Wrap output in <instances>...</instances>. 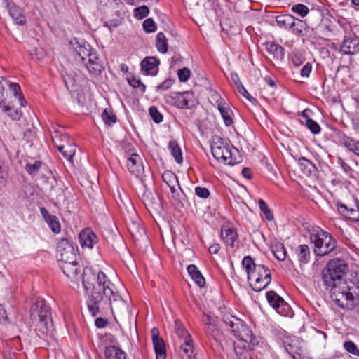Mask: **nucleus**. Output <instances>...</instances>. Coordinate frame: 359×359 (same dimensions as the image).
<instances>
[{
	"instance_id": "1",
	"label": "nucleus",
	"mask_w": 359,
	"mask_h": 359,
	"mask_svg": "<svg viewBox=\"0 0 359 359\" xmlns=\"http://www.w3.org/2000/svg\"><path fill=\"white\" fill-rule=\"evenodd\" d=\"M69 278L79 287L81 281L87 295V306L94 312L107 305L105 290H109L111 280L107 275L100 271L86 267L83 269L76 262H72L69 266Z\"/></svg>"
},
{
	"instance_id": "2",
	"label": "nucleus",
	"mask_w": 359,
	"mask_h": 359,
	"mask_svg": "<svg viewBox=\"0 0 359 359\" xmlns=\"http://www.w3.org/2000/svg\"><path fill=\"white\" fill-rule=\"evenodd\" d=\"M69 56L76 62L83 64L88 72L95 75L102 69L97 52L83 39L74 38L69 41Z\"/></svg>"
},
{
	"instance_id": "3",
	"label": "nucleus",
	"mask_w": 359,
	"mask_h": 359,
	"mask_svg": "<svg viewBox=\"0 0 359 359\" xmlns=\"http://www.w3.org/2000/svg\"><path fill=\"white\" fill-rule=\"evenodd\" d=\"M248 280L252 289L260 292L265 289L271 281L269 269L263 264H257L250 256H245L242 261Z\"/></svg>"
},
{
	"instance_id": "4",
	"label": "nucleus",
	"mask_w": 359,
	"mask_h": 359,
	"mask_svg": "<svg viewBox=\"0 0 359 359\" xmlns=\"http://www.w3.org/2000/svg\"><path fill=\"white\" fill-rule=\"evenodd\" d=\"M348 270L347 264L343 259L330 260L323 270L321 276L325 287L341 285L342 280Z\"/></svg>"
},
{
	"instance_id": "5",
	"label": "nucleus",
	"mask_w": 359,
	"mask_h": 359,
	"mask_svg": "<svg viewBox=\"0 0 359 359\" xmlns=\"http://www.w3.org/2000/svg\"><path fill=\"white\" fill-rule=\"evenodd\" d=\"M223 322L229 327V330L234 334L235 337L248 344V348H251L257 344L256 338L252 330L240 318L228 313L223 316Z\"/></svg>"
},
{
	"instance_id": "6",
	"label": "nucleus",
	"mask_w": 359,
	"mask_h": 359,
	"mask_svg": "<svg viewBox=\"0 0 359 359\" xmlns=\"http://www.w3.org/2000/svg\"><path fill=\"white\" fill-rule=\"evenodd\" d=\"M30 316L42 334L47 333L52 326L50 308L44 299H38L31 307Z\"/></svg>"
},
{
	"instance_id": "7",
	"label": "nucleus",
	"mask_w": 359,
	"mask_h": 359,
	"mask_svg": "<svg viewBox=\"0 0 359 359\" xmlns=\"http://www.w3.org/2000/svg\"><path fill=\"white\" fill-rule=\"evenodd\" d=\"M111 286L109 290H105V294L107 295V305L103 306V309H99L98 311L94 312L88 308L89 312L93 316H95L98 313H106L111 310V313L115 315H123L128 311L127 302L115 291L116 287L111 282Z\"/></svg>"
},
{
	"instance_id": "8",
	"label": "nucleus",
	"mask_w": 359,
	"mask_h": 359,
	"mask_svg": "<svg viewBox=\"0 0 359 359\" xmlns=\"http://www.w3.org/2000/svg\"><path fill=\"white\" fill-rule=\"evenodd\" d=\"M211 152L214 158L227 165H234L236 158L233 157L234 147L219 135H213L210 142Z\"/></svg>"
},
{
	"instance_id": "9",
	"label": "nucleus",
	"mask_w": 359,
	"mask_h": 359,
	"mask_svg": "<svg viewBox=\"0 0 359 359\" xmlns=\"http://www.w3.org/2000/svg\"><path fill=\"white\" fill-rule=\"evenodd\" d=\"M165 102L178 109H191L195 104L194 95L192 92H171L164 96Z\"/></svg>"
},
{
	"instance_id": "10",
	"label": "nucleus",
	"mask_w": 359,
	"mask_h": 359,
	"mask_svg": "<svg viewBox=\"0 0 359 359\" xmlns=\"http://www.w3.org/2000/svg\"><path fill=\"white\" fill-rule=\"evenodd\" d=\"M309 238L311 244L314 247H335L336 240L327 231L318 226H313L308 230Z\"/></svg>"
},
{
	"instance_id": "11",
	"label": "nucleus",
	"mask_w": 359,
	"mask_h": 359,
	"mask_svg": "<svg viewBox=\"0 0 359 359\" xmlns=\"http://www.w3.org/2000/svg\"><path fill=\"white\" fill-rule=\"evenodd\" d=\"M126 157L128 158L127 166L130 172L139 178L142 182H144L146 175L140 156L135 153L134 149H129L126 152Z\"/></svg>"
},
{
	"instance_id": "12",
	"label": "nucleus",
	"mask_w": 359,
	"mask_h": 359,
	"mask_svg": "<svg viewBox=\"0 0 359 359\" xmlns=\"http://www.w3.org/2000/svg\"><path fill=\"white\" fill-rule=\"evenodd\" d=\"M86 82V77L80 71L75 72L74 76L69 79V83H71L72 87V97H75L78 102H81L83 97V87Z\"/></svg>"
},
{
	"instance_id": "13",
	"label": "nucleus",
	"mask_w": 359,
	"mask_h": 359,
	"mask_svg": "<svg viewBox=\"0 0 359 359\" xmlns=\"http://www.w3.org/2000/svg\"><path fill=\"white\" fill-rule=\"evenodd\" d=\"M268 302L276 311L282 316H287L289 311L288 304L283 299L273 290L267 292L266 294Z\"/></svg>"
},
{
	"instance_id": "14",
	"label": "nucleus",
	"mask_w": 359,
	"mask_h": 359,
	"mask_svg": "<svg viewBox=\"0 0 359 359\" xmlns=\"http://www.w3.org/2000/svg\"><path fill=\"white\" fill-rule=\"evenodd\" d=\"M151 334L156 359H165L167 355L165 344L163 339L159 336L158 330L156 327L152 328Z\"/></svg>"
},
{
	"instance_id": "15",
	"label": "nucleus",
	"mask_w": 359,
	"mask_h": 359,
	"mask_svg": "<svg viewBox=\"0 0 359 359\" xmlns=\"http://www.w3.org/2000/svg\"><path fill=\"white\" fill-rule=\"evenodd\" d=\"M212 97H215L217 108L223 118L225 126H230L233 123L231 118L232 111L229 107H225V102L219 95L215 93Z\"/></svg>"
},
{
	"instance_id": "16",
	"label": "nucleus",
	"mask_w": 359,
	"mask_h": 359,
	"mask_svg": "<svg viewBox=\"0 0 359 359\" xmlns=\"http://www.w3.org/2000/svg\"><path fill=\"white\" fill-rule=\"evenodd\" d=\"M341 285H343V290H341V285H334L332 286H327L325 287L326 290H329L330 293V297L331 299L335 302V303L340 307L344 308L346 306L345 302H344V292L345 288L347 287L346 286V283H344Z\"/></svg>"
},
{
	"instance_id": "17",
	"label": "nucleus",
	"mask_w": 359,
	"mask_h": 359,
	"mask_svg": "<svg viewBox=\"0 0 359 359\" xmlns=\"http://www.w3.org/2000/svg\"><path fill=\"white\" fill-rule=\"evenodd\" d=\"M340 51L344 55H353L359 52V37L345 38L340 46Z\"/></svg>"
},
{
	"instance_id": "18",
	"label": "nucleus",
	"mask_w": 359,
	"mask_h": 359,
	"mask_svg": "<svg viewBox=\"0 0 359 359\" xmlns=\"http://www.w3.org/2000/svg\"><path fill=\"white\" fill-rule=\"evenodd\" d=\"M79 240L81 247H93L98 242L97 235L90 228L83 229L79 235Z\"/></svg>"
},
{
	"instance_id": "19",
	"label": "nucleus",
	"mask_w": 359,
	"mask_h": 359,
	"mask_svg": "<svg viewBox=\"0 0 359 359\" xmlns=\"http://www.w3.org/2000/svg\"><path fill=\"white\" fill-rule=\"evenodd\" d=\"M160 61L154 57H147L142 60L141 69L146 75L155 76L158 72Z\"/></svg>"
},
{
	"instance_id": "20",
	"label": "nucleus",
	"mask_w": 359,
	"mask_h": 359,
	"mask_svg": "<svg viewBox=\"0 0 359 359\" xmlns=\"http://www.w3.org/2000/svg\"><path fill=\"white\" fill-rule=\"evenodd\" d=\"M289 30L296 36L303 37L309 32L310 28L305 21L294 17Z\"/></svg>"
},
{
	"instance_id": "21",
	"label": "nucleus",
	"mask_w": 359,
	"mask_h": 359,
	"mask_svg": "<svg viewBox=\"0 0 359 359\" xmlns=\"http://www.w3.org/2000/svg\"><path fill=\"white\" fill-rule=\"evenodd\" d=\"M5 3L11 17L15 22V23L20 25H23L25 24L26 18L22 10L16 6L14 3L10 2L8 0H5Z\"/></svg>"
},
{
	"instance_id": "22",
	"label": "nucleus",
	"mask_w": 359,
	"mask_h": 359,
	"mask_svg": "<svg viewBox=\"0 0 359 359\" xmlns=\"http://www.w3.org/2000/svg\"><path fill=\"white\" fill-rule=\"evenodd\" d=\"M40 212L52 231L55 233H60L61 226L57 217L55 215H50L44 207L40 208Z\"/></svg>"
},
{
	"instance_id": "23",
	"label": "nucleus",
	"mask_w": 359,
	"mask_h": 359,
	"mask_svg": "<svg viewBox=\"0 0 359 359\" xmlns=\"http://www.w3.org/2000/svg\"><path fill=\"white\" fill-rule=\"evenodd\" d=\"M128 228L135 245H138L137 242L140 240H146L147 238L145 230L138 222L134 221L131 222Z\"/></svg>"
},
{
	"instance_id": "24",
	"label": "nucleus",
	"mask_w": 359,
	"mask_h": 359,
	"mask_svg": "<svg viewBox=\"0 0 359 359\" xmlns=\"http://www.w3.org/2000/svg\"><path fill=\"white\" fill-rule=\"evenodd\" d=\"M221 237L226 245L233 247L238 238V233L234 228L226 225L221 229Z\"/></svg>"
},
{
	"instance_id": "25",
	"label": "nucleus",
	"mask_w": 359,
	"mask_h": 359,
	"mask_svg": "<svg viewBox=\"0 0 359 359\" xmlns=\"http://www.w3.org/2000/svg\"><path fill=\"white\" fill-rule=\"evenodd\" d=\"M171 198L176 205L180 207H184L185 204L189 203L186 194L182 191L180 185L170 189Z\"/></svg>"
},
{
	"instance_id": "26",
	"label": "nucleus",
	"mask_w": 359,
	"mask_h": 359,
	"mask_svg": "<svg viewBox=\"0 0 359 359\" xmlns=\"http://www.w3.org/2000/svg\"><path fill=\"white\" fill-rule=\"evenodd\" d=\"M265 47L267 53L273 55V58L277 60H282L285 56L284 48L274 42H266Z\"/></svg>"
},
{
	"instance_id": "27",
	"label": "nucleus",
	"mask_w": 359,
	"mask_h": 359,
	"mask_svg": "<svg viewBox=\"0 0 359 359\" xmlns=\"http://www.w3.org/2000/svg\"><path fill=\"white\" fill-rule=\"evenodd\" d=\"M338 211L348 219L359 222V208H348L346 205L338 204Z\"/></svg>"
},
{
	"instance_id": "28",
	"label": "nucleus",
	"mask_w": 359,
	"mask_h": 359,
	"mask_svg": "<svg viewBox=\"0 0 359 359\" xmlns=\"http://www.w3.org/2000/svg\"><path fill=\"white\" fill-rule=\"evenodd\" d=\"M67 138V136L66 134L57 130L55 131L54 134L52 135V141L54 145L64 156H67V153L65 150V144L63 143L66 142Z\"/></svg>"
},
{
	"instance_id": "29",
	"label": "nucleus",
	"mask_w": 359,
	"mask_h": 359,
	"mask_svg": "<svg viewBox=\"0 0 359 359\" xmlns=\"http://www.w3.org/2000/svg\"><path fill=\"white\" fill-rule=\"evenodd\" d=\"M106 359H127L126 353L115 346H109L105 348Z\"/></svg>"
},
{
	"instance_id": "30",
	"label": "nucleus",
	"mask_w": 359,
	"mask_h": 359,
	"mask_svg": "<svg viewBox=\"0 0 359 359\" xmlns=\"http://www.w3.org/2000/svg\"><path fill=\"white\" fill-rule=\"evenodd\" d=\"M187 271L191 279L197 284L198 287H204L205 285V280L195 265H189L187 267Z\"/></svg>"
},
{
	"instance_id": "31",
	"label": "nucleus",
	"mask_w": 359,
	"mask_h": 359,
	"mask_svg": "<svg viewBox=\"0 0 359 359\" xmlns=\"http://www.w3.org/2000/svg\"><path fill=\"white\" fill-rule=\"evenodd\" d=\"M341 143L350 151L357 154L359 150V141H355L352 137L343 135L340 139Z\"/></svg>"
},
{
	"instance_id": "32",
	"label": "nucleus",
	"mask_w": 359,
	"mask_h": 359,
	"mask_svg": "<svg viewBox=\"0 0 359 359\" xmlns=\"http://www.w3.org/2000/svg\"><path fill=\"white\" fill-rule=\"evenodd\" d=\"M162 180L170 189L180 185L177 175L170 170H165L163 172L162 174Z\"/></svg>"
},
{
	"instance_id": "33",
	"label": "nucleus",
	"mask_w": 359,
	"mask_h": 359,
	"mask_svg": "<svg viewBox=\"0 0 359 359\" xmlns=\"http://www.w3.org/2000/svg\"><path fill=\"white\" fill-rule=\"evenodd\" d=\"M168 149L175 161L180 164L183 161L182 150L176 141H170Z\"/></svg>"
},
{
	"instance_id": "34",
	"label": "nucleus",
	"mask_w": 359,
	"mask_h": 359,
	"mask_svg": "<svg viewBox=\"0 0 359 359\" xmlns=\"http://www.w3.org/2000/svg\"><path fill=\"white\" fill-rule=\"evenodd\" d=\"M76 146L74 144H69V158L68 161L72 163V165L76 169L81 168V158H77L76 155Z\"/></svg>"
},
{
	"instance_id": "35",
	"label": "nucleus",
	"mask_w": 359,
	"mask_h": 359,
	"mask_svg": "<svg viewBox=\"0 0 359 359\" xmlns=\"http://www.w3.org/2000/svg\"><path fill=\"white\" fill-rule=\"evenodd\" d=\"M156 47L158 52L165 53L168 50V41L163 32H158L156 39Z\"/></svg>"
},
{
	"instance_id": "36",
	"label": "nucleus",
	"mask_w": 359,
	"mask_h": 359,
	"mask_svg": "<svg viewBox=\"0 0 359 359\" xmlns=\"http://www.w3.org/2000/svg\"><path fill=\"white\" fill-rule=\"evenodd\" d=\"M293 18L291 15H280L276 17V21L279 27L289 30Z\"/></svg>"
},
{
	"instance_id": "37",
	"label": "nucleus",
	"mask_w": 359,
	"mask_h": 359,
	"mask_svg": "<svg viewBox=\"0 0 359 359\" xmlns=\"http://www.w3.org/2000/svg\"><path fill=\"white\" fill-rule=\"evenodd\" d=\"M181 349L184 355L189 359H191L194 354V342L191 337H190V341L188 339H184V341L181 344Z\"/></svg>"
},
{
	"instance_id": "38",
	"label": "nucleus",
	"mask_w": 359,
	"mask_h": 359,
	"mask_svg": "<svg viewBox=\"0 0 359 359\" xmlns=\"http://www.w3.org/2000/svg\"><path fill=\"white\" fill-rule=\"evenodd\" d=\"M294 254L298 257L301 263H308L310 260L309 248H292Z\"/></svg>"
},
{
	"instance_id": "39",
	"label": "nucleus",
	"mask_w": 359,
	"mask_h": 359,
	"mask_svg": "<svg viewBox=\"0 0 359 359\" xmlns=\"http://www.w3.org/2000/svg\"><path fill=\"white\" fill-rule=\"evenodd\" d=\"M175 330L176 334L181 339H188L190 341V337H191V334L188 332L183 324L179 320H175Z\"/></svg>"
},
{
	"instance_id": "40",
	"label": "nucleus",
	"mask_w": 359,
	"mask_h": 359,
	"mask_svg": "<svg viewBox=\"0 0 359 359\" xmlns=\"http://www.w3.org/2000/svg\"><path fill=\"white\" fill-rule=\"evenodd\" d=\"M3 82H5L7 84V82L5 81L4 78L0 76V106L4 107L5 111H9L12 110V107L6 104V91L5 86L3 84Z\"/></svg>"
},
{
	"instance_id": "41",
	"label": "nucleus",
	"mask_w": 359,
	"mask_h": 359,
	"mask_svg": "<svg viewBox=\"0 0 359 359\" xmlns=\"http://www.w3.org/2000/svg\"><path fill=\"white\" fill-rule=\"evenodd\" d=\"M102 120L107 126H112L117 121L116 116L112 112L111 109H105L102 114Z\"/></svg>"
},
{
	"instance_id": "42",
	"label": "nucleus",
	"mask_w": 359,
	"mask_h": 359,
	"mask_svg": "<svg viewBox=\"0 0 359 359\" xmlns=\"http://www.w3.org/2000/svg\"><path fill=\"white\" fill-rule=\"evenodd\" d=\"M143 201L146 206L154 208L155 205L158 204V199L156 194L151 192H146L143 195Z\"/></svg>"
},
{
	"instance_id": "43",
	"label": "nucleus",
	"mask_w": 359,
	"mask_h": 359,
	"mask_svg": "<svg viewBox=\"0 0 359 359\" xmlns=\"http://www.w3.org/2000/svg\"><path fill=\"white\" fill-rule=\"evenodd\" d=\"M258 203H259V209L264 213L266 219L268 221L273 220V213L271 212L269 207L268 206L267 203L263 199H259Z\"/></svg>"
},
{
	"instance_id": "44",
	"label": "nucleus",
	"mask_w": 359,
	"mask_h": 359,
	"mask_svg": "<svg viewBox=\"0 0 359 359\" xmlns=\"http://www.w3.org/2000/svg\"><path fill=\"white\" fill-rule=\"evenodd\" d=\"M65 250L66 248H59L56 252V258L60 264V267L65 274H66L65 271V264L67 262V257L65 255Z\"/></svg>"
},
{
	"instance_id": "45",
	"label": "nucleus",
	"mask_w": 359,
	"mask_h": 359,
	"mask_svg": "<svg viewBox=\"0 0 359 359\" xmlns=\"http://www.w3.org/2000/svg\"><path fill=\"white\" fill-rule=\"evenodd\" d=\"M149 13L147 6H141L133 10V15L136 19L141 20L145 18Z\"/></svg>"
},
{
	"instance_id": "46",
	"label": "nucleus",
	"mask_w": 359,
	"mask_h": 359,
	"mask_svg": "<svg viewBox=\"0 0 359 359\" xmlns=\"http://www.w3.org/2000/svg\"><path fill=\"white\" fill-rule=\"evenodd\" d=\"M41 165L42 163L41 161H36L33 163H27L25 166V170L30 175L35 176L39 171Z\"/></svg>"
},
{
	"instance_id": "47",
	"label": "nucleus",
	"mask_w": 359,
	"mask_h": 359,
	"mask_svg": "<svg viewBox=\"0 0 359 359\" xmlns=\"http://www.w3.org/2000/svg\"><path fill=\"white\" fill-rule=\"evenodd\" d=\"M149 113L151 119L156 123H160L163 121V116L155 106H152L149 108Z\"/></svg>"
},
{
	"instance_id": "48",
	"label": "nucleus",
	"mask_w": 359,
	"mask_h": 359,
	"mask_svg": "<svg viewBox=\"0 0 359 359\" xmlns=\"http://www.w3.org/2000/svg\"><path fill=\"white\" fill-rule=\"evenodd\" d=\"M291 10L302 18L305 17L309 13V8L306 5L302 4L293 5Z\"/></svg>"
},
{
	"instance_id": "49",
	"label": "nucleus",
	"mask_w": 359,
	"mask_h": 359,
	"mask_svg": "<svg viewBox=\"0 0 359 359\" xmlns=\"http://www.w3.org/2000/svg\"><path fill=\"white\" fill-rule=\"evenodd\" d=\"M128 82L132 87L135 88H140L141 92H145L146 86L144 84L142 83L140 78H137L135 76H132L131 77L128 79Z\"/></svg>"
},
{
	"instance_id": "50",
	"label": "nucleus",
	"mask_w": 359,
	"mask_h": 359,
	"mask_svg": "<svg viewBox=\"0 0 359 359\" xmlns=\"http://www.w3.org/2000/svg\"><path fill=\"white\" fill-rule=\"evenodd\" d=\"M205 333L212 337L215 340H217L219 336V332L217 329L215 322L210 325H208L205 328Z\"/></svg>"
},
{
	"instance_id": "51",
	"label": "nucleus",
	"mask_w": 359,
	"mask_h": 359,
	"mask_svg": "<svg viewBox=\"0 0 359 359\" xmlns=\"http://www.w3.org/2000/svg\"><path fill=\"white\" fill-rule=\"evenodd\" d=\"M305 125L306 128L314 135L319 134L321 131L320 125L313 119L307 120Z\"/></svg>"
},
{
	"instance_id": "52",
	"label": "nucleus",
	"mask_w": 359,
	"mask_h": 359,
	"mask_svg": "<svg viewBox=\"0 0 359 359\" xmlns=\"http://www.w3.org/2000/svg\"><path fill=\"white\" fill-rule=\"evenodd\" d=\"M344 347L346 349V351L349 353L359 357V349L358 348L356 344L353 341H345L344 344Z\"/></svg>"
},
{
	"instance_id": "53",
	"label": "nucleus",
	"mask_w": 359,
	"mask_h": 359,
	"mask_svg": "<svg viewBox=\"0 0 359 359\" xmlns=\"http://www.w3.org/2000/svg\"><path fill=\"white\" fill-rule=\"evenodd\" d=\"M144 30L147 33L154 32L157 27L155 22L152 18L146 19L142 24Z\"/></svg>"
},
{
	"instance_id": "54",
	"label": "nucleus",
	"mask_w": 359,
	"mask_h": 359,
	"mask_svg": "<svg viewBox=\"0 0 359 359\" xmlns=\"http://www.w3.org/2000/svg\"><path fill=\"white\" fill-rule=\"evenodd\" d=\"M298 162L301 167L307 169L310 173L316 169L315 165L305 157L299 158Z\"/></svg>"
},
{
	"instance_id": "55",
	"label": "nucleus",
	"mask_w": 359,
	"mask_h": 359,
	"mask_svg": "<svg viewBox=\"0 0 359 359\" xmlns=\"http://www.w3.org/2000/svg\"><path fill=\"white\" fill-rule=\"evenodd\" d=\"M194 193L198 197L202 199H206L210 196V191L208 188L200 186L195 187Z\"/></svg>"
},
{
	"instance_id": "56",
	"label": "nucleus",
	"mask_w": 359,
	"mask_h": 359,
	"mask_svg": "<svg viewBox=\"0 0 359 359\" xmlns=\"http://www.w3.org/2000/svg\"><path fill=\"white\" fill-rule=\"evenodd\" d=\"M271 250L278 260L284 261L286 259V248H271Z\"/></svg>"
},
{
	"instance_id": "57",
	"label": "nucleus",
	"mask_w": 359,
	"mask_h": 359,
	"mask_svg": "<svg viewBox=\"0 0 359 359\" xmlns=\"http://www.w3.org/2000/svg\"><path fill=\"white\" fill-rule=\"evenodd\" d=\"M9 88L11 91L13 93L14 96L18 99L19 102H20V105L23 106L22 104V99L21 97V95L20 94V87L17 83H11L9 85Z\"/></svg>"
},
{
	"instance_id": "58",
	"label": "nucleus",
	"mask_w": 359,
	"mask_h": 359,
	"mask_svg": "<svg viewBox=\"0 0 359 359\" xmlns=\"http://www.w3.org/2000/svg\"><path fill=\"white\" fill-rule=\"evenodd\" d=\"M177 76H178L179 80L181 82H186L190 78L191 71L188 68L184 67L180 70H178Z\"/></svg>"
},
{
	"instance_id": "59",
	"label": "nucleus",
	"mask_w": 359,
	"mask_h": 359,
	"mask_svg": "<svg viewBox=\"0 0 359 359\" xmlns=\"http://www.w3.org/2000/svg\"><path fill=\"white\" fill-rule=\"evenodd\" d=\"M174 82L175 81L172 79H166L156 87V90H167L174 84Z\"/></svg>"
},
{
	"instance_id": "60",
	"label": "nucleus",
	"mask_w": 359,
	"mask_h": 359,
	"mask_svg": "<svg viewBox=\"0 0 359 359\" xmlns=\"http://www.w3.org/2000/svg\"><path fill=\"white\" fill-rule=\"evenodd\" d=\"M304 57L300 53H294L292 55V62L297 67L302 65L304 62Z\"/></svg>"
},
{
	"instance_id": "61",
	"label": "nucleus",
	"mask_w": 359,
	"mask_h": 359,
	"mask_svg": "<svg viewBox=\"0 0 359 359\" xmlns=\"http://www.w3.org/2000/svg\"><path fill=\"white\" fill-rule=\"evenodd\" d=\"M239 349L240 348L238 346H236L234 348L235 353L238 359H252L251 354L248 351L245 350L243 352H240Z\"/></svg>"
},
{
	"instance_id": "62",
	"label": "nucleus",
	"mask_w": 359,
	"mask_h": 359,
	"mask_svg": "<svg viewBox=\"0 0 359 359\" xmlns=\"http://www.w3.org/2000/svg\"><path fill=\"white\" fill-rule=\"evenodd\" d=\"M312 70V65L310 62L306 63L301 69L300 74L302 77L308 78Z\"/></svg>"
},
{
	"instance_id": "63",
	"label": "nucleus",
	"mask_w": 359,
	"mask_h": 359,
	"mask_svg": "<svg viewBox=\"0 0 359 359\" xmlns=\"http://www.w3.org/2000/svg\"><path fill=\"white\" fill-rule=\"evenodd\" d=\"M201 321L205 325V327L210 325L215 322L214 317L209 314L204 313L201 318Z\"/></svg>"
},
{
	"instance_id": "64",
	"label": "nucleus",
	"mask_w": 359,
	"mask_h": 359,
	"mask_svg": "<svg viewBox=\"0 0 359 359\" xmlns=\"http://www.w3.org/2000/svg\"><path fill=\"white\" fill-rule=\"evenodd\" d=\"M337 163L340 165L341 169L346 172V173H350L351 172V168L349 165H348L346 162L344 161V160L341 158H339L337 159Z\"/></svg>"
}]
</instances>
